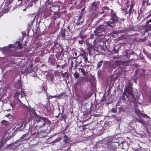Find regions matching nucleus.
<instances>
[{
  "instance_id": "nucleus-1",
  "label": "nucleus",
  "mask_w": 151,
  "mask_h": 151,
  "mask_svg": "<svg viewBox=\"0 0 151 151\" xmlns=\"http://www.w3.org/2000/svg\"><path fill=\"white\" fill-rule=\"evenodd\" d=\"M131 82L129 81L125 86L123 94L120 97V99L124 103L127 101L129 103H134L136 101V97L134 94L133 88Z\"/></svg>"
},
{
  "instance_id": "nucleus-2",
  "label": "nucleus",
  "mask_w": 151,
  "mask_h": 151,
  "mask_svg": "<svg viewBox=\"0 0 151 151\" xmlns=\"http://www.w3.org/2000/svg\"><path fill=\"white\" fill-rule=\"evenodd\" d=\"M113 21L106 22L104 21L103 23L101 24L97 27L94 32L97 36L101 37L103 38L104 37L105 34V29L107 27H114L116 25L114 24V22L116 21V18L113 19Z\"/></svg>"
},
{
  "instance_id": "nucleus-3",
  "label": "nucleus",
  "mask_w": 151,
  "mask_h": 151,
  "mask_svg": "<svg viewBox=\"0 0 151 151\" xmlns=\"http://www.w3.org/2000/svg\"><path fill=\"white\" fill-rule=\"evenodd\" d=\"M32 112L33 114H34L35 115L32 118L31 121V124H32L34 127L39 128L44 127L45 125L43 123V121L42 120L41 117L39 115H37L35 110H33Z\"/></svg>"
},
{
  "instance_id": "nucleus-4",
  "label": "nucleus",
  "mask_w": 151,
  "mask_h": 151,
  "mask_svg": "<svg viewBox=\"0 0 151 151\" xmlns=\"http://www.w3.org/2000/svg\"><path fill=\"white\" fill-rule=\"evenodd\" d=\"M60 3L56 2L53 3L49 0H47L45 2V8L48 11L54 13L57 12L59 11Z\"/></svg>"
},
{
  "instance_id": "nucleus-5",
  "label": "nucleus",
  "mask_w": 151,
  "mask_h": 151,
  "mask_svg": "<svg viewBox=\"0 0 151 151\" xmlns=\"http://www.w3.org/2000/svg\"><path fill=\"white\" fill-rule=\"evenodd\" d=\"M13 1V0H7L6 2L3 3V5H4V7L3 8L4 12L5 13L8 12L10 10H11L12 9H14V4L13 5L12 3Z\"/></svg>"
},
{
  "instance_id": "nucleus-6",
  "label": "nucleus",
  "mask_w": 151,
  "mask_h": 151,
  "mask_svg": "<svg viewBox=\"0 0 151 151\" xmlns=\"http://www.w3.org/2000/svg\"><path fill=\"white\" fill-rule=\"evenodd\" d=\"M111 111L112 113L119 114L125 111V109L123 106L119 104V102H118L116 104L115 107L111 109Z\"/></svg>"
},
{
  "instance_id": "nucleus-7",
  "label": "nucleus",
  "mask_w": 151,
  "mask_h": 151,
  "mask_svg": "<svg viewBox=\"0 0 151 151\" xmlns=\"http://www.w3.org/2000/svg\"><path fill=\"white\" fill-rule=\"evenodd\" d=\"M82 83L80 82L76 83L74 86V90L77 93H80L83 89V86Z\"/></svg>"
},
{
  "instance_id": "nucleus-8",
  "label": "nucleus",
  "mask_w": 151,
  "mask_h": 151,
  "mask_svg": "<svg viewBox=\"0 0 151 151\" xmlns=\"http://www.w3.org/2000/svg\"><path fill=\"white\" fill-rule=\"evenodd\" d=\"M133 30H134L133 27H129L122 29L118 30L117 31V32L119 34L122 33H128V32Z\"/></svg>"
},
{
  "instance_id": "nucleus-9",
  "label": "nucleus",
  "mask_w": 151,
  "mask_h": 151,
  "mask_svg": "<svg viewBox=\"0 0 151 151\" xmlns=\"http://www.w3.org/2000/svg\"><path fill=\"white\" fill-rule=\"evenodd\" d=\"M9 48H12L13 50L17 48H21L22 47V44H20L19 41L16 42L15 44H10L8 46Z\"/></svg>"
},
{
  "instance_id": "nucleus-10",
  "label": "nucleus",
  "mask_w": 151,
  "mask_h": 151,
  "mask_svg": "<svg viewBox=\"0 0 151 151\" xmlns=\"http://www.w3.org/2000/svg\"><path fill=\"white\" fill-rule=\"evenodd\" d=\"M113 11L111 9V14L109 15L110 16V18L109 20V21H108L107 22H111L113 21L114 19H114V18H116V21H115V22H114V25H115V23L117 22L118 20V19L117 17V16H116V14L115 13H113Z\"/></svg>"
},
{
  "instance_id": "nucleus-11",
  "label": "nucleus",
  "mask_w": 151,
  "mask_h": 151,
  "mask_svg": "<svg viewBox=\"0 0 151 151\" xmlns=\"http://www.w3.org/2000/svg\"><path fill=\"white\" fill-rule=\"evenodd\" d=\"M37 1L38 0H26L25 3L24 5H27L26 8H28L32 6L34 4L36 3Z\"/></svg>"
},
{
  "instance_id": "nucleus-12",
  "label": "nucleus",
  "mask_w": 151,
  "mask_h": 151,
  "mask_svg": "<svg viewBox=\"0 0 151 151\" xmlns=\"http://www.w3.org/2000/svg\"><path fill=\"white\" fill-rule=\"evenodd\" d=\"M100 4L99 1H93L91 4V8L94 9L96 11L99 9V6Z\"/></svg>"
},
{
  "instance_id": "nucleus-13",
  "label": "nucleus",
  "mask_w": 151,
  "mask_h": 151,
  "mask_svg": "<svg viewBox=\"0 0 151 151\" xmlns=\"http://www.w3.org/2000/svg\"><path fill=\"white\" fill-rule=\"evenodd\" d=\"M20 141L21 140L20 139H19L14 143H11L9 145L13 147L11 148L15 149L19 145L22 144L21 143H19V142H20Z\"/></svg>"
},
{
  "instance_id": "nucleus-14",
  "label": "nucleus",
  "mask_w": 151,
  "mask_h": 151,
  "mask_svg": "<svg viewBox=\"0 0 151 151\" xmlns=\"http://www.w3.org/2000/svg\"><path fill=\"white\" fill-rule=\"evenodd\" d=\"M141 5L144 8L146 9V7L149 5H151V1L150 0H142Z\"/></svg>"
},
{
  "instance_id": "nucleus-15",
  "label": "nucleus",
  "mask_w": 151,
  "mask_h": 151,
  "mask_svg": "<svg viewBox=\"0 0 151 151\" xmlns=\"http://www.w3.org/2000/svg\"><path fill=\"white\" fill-rule=\"evenodd\" d=\"M136 55V54L132 51L131 50H127L126 51L125 54L124 55V56L128 59L130 58V55Z\"/></svg>"
},
{
  "instance_id": "nucleus-16",
  "label": "nucleus",
  "mask_w": 151,
  "mask_h": 151,
  "mask_svg": "<svg viewBox=\"0 0 151 151\" xmlns=\"http://www.w3.org/2000/svg\"><path fill=\"white\" fill-rule=\"evenodd\" d=\"M13 134H13L12 135H9V136L7 137L5 139L4 141V140H3V141H1L0 142V147L2 146L4 144H6V142L7 141L9 140L11 138L13 137L14 136V135Z\"/></svg>"
},
{
  "instance_id": "nucleus-17",
  "label": "nucleus",
  "mask_w": 151,
  "mask_h": 151,
  "mask_svg": "<svg viewBox=\"0 0 151 151\" xmlns=\"http://www.w3.org/2000/svg\"><path fill=\"white\" fill-rule=\"evenodd\" d=\"M45 108L47 111L49 113H51L52 110V107L50 104L47 103L45 106Z\"/></svg>"
},
{
  "instance_id": "nucleus-18",
  "label": "nucleus",
  "mask_w": 151,
  "mask_h": 151,
  "mask_svg": "<svg viewBox=\"0 0 151 151\" xmlns=\"http://www.w3.org/2000/svg\"><path fill=\"white\" fill-rule=\"evenodd\" d=\"M41 118L45 126L48 124H49L51 123V122L47 118L43 117H41Z\"/></svg>"
},
{
  "instance_id": "nucleus-19",
  "label": "nucleus",
  "mask_w": 151,
  "mask_h": 151,
  "mask_svg": "<svg viewBox=\"0 0 151 151\" xmlns=\"http://www.w3.org/2000/svg\"><path fill=\"white\" fill-rule=\"evenodd\" d=\"M120 46L119 45H117L114 46L113 49L114 53H117L118 52L120 48Z\"/></svg>"
},
{
  "instance_id": "nucleus-20",
  "label": "nucleus",
  "mask_w": 151,
  "mask_h": 151,
  "mask_svg": "<svg viewBox=\"0 0 151 151\" xmlns=\"http://www.w3.org/2000/svg\"><path fill=\"white\" fill-rule=\"evenodd\" d=\"M134 60V59H129L128 61H127V62L124 61H121L120 63L119 64L120 65H127L128 64V63L130 61H133Z\"/></svg>"
},
{
  "instance_id": "nucleus-21",
  "label": "nucleus",
  "mask_w": 151,
  "mask_h": 151,
  "mask_svg": "<svg viewBox=\"0 0 151 151\" xmlns=\"http://www.w3.org/2000/svg\"><path fill=\"white\" fill-rule=\"evenodd\" d=\"M61 76L64 79L65 81H66L67 79L69 78V75L68 74V72H65L64 73H61Z\"/></svg>"
},
{
  "instance_id": "nucleus-22",
  "label": "nucleus",
  "mask_w": 151,
  "mask_h": 151,
  "mask_svg": "<svg viewBox=\"0 0 151 151\" xmlns=\"http://www.w3.org/2000/svg\"><path fill=\"white\" fill-rule=\"evenodd\" d=\"M136 122H138L141 123L142 125H144L145 124V122L143 119L140 118H136L135 119Z\"/></svg>"
},
{
  "instance_id": "nucleus-23",
  "label": "nucleus",
  "mask_w": 151,
  "mask_h": 151,
  "mask_svg": "<svg viewBox=\"0 0 151 151\" xmlns=\"http://www.w3.org/2000/svg\"><path fill=\"white\" fill-rule=\"evenodd\" d=\"M134 111L136 115L139 117L142 116V113L139 110L137 109H136L134 110Z\"/></svg>"
},
{
  "instance_id": "nucleus-24",
  "label": "nucleus",
  "mask_w": 151,
  "mask_h": 151,
  "mask_svg": "<svg viewBox=\"0 0 151 151\" xmlns=\"http://www.w3.org/2000/svg\"><path fill=\"white\" fill-rule=\"evenodd\" d=\"M108 61H104L102 64V69L103 70L107 69L108 66Z\"/></svg>"
},
{
  "instance_id": "nucleus-25",
  "label": "nucleus",
  "mask_w": 151,
  "mask_h": 151,
  "mask_svg": "<svg viewBox=\"0 0 151 151\" xmlns=\"http://www.w3.org/2000/svg\"><path fill=\"white\" fill-rule=\"evenodd\" d=\"M91 95V94L89 92H88L87 93L84 94L83 97L85 100H86L90 98Z\"/></svg>"
},
{
  "instance_id": "nucleus-26",
  "label": "nucleus",
  "mask_w": 151,
  "mask_h": 151,
  "mask_svg": "<svg viewBox=\"0 0 151 151\" xmlns=\"http://www.w3.org/2000/svg\"><path fill=\"white\" fill-rule=\"evenodd\" d=\"M65 31V30L62 29L60 33L61 35L62 38L63 40H65L66 39Z\"/></svg>"
},
{
  "instance_id": "nucleus-27",
  "label": "nucleus",
  "mask_w": 151,
  "mask_h": 151,
  "mask_svg": "<svg viewBox=\"0 0 151 151\" xmlns=\"http://www.w3.org/2000/svg\"><path fill=\"white\" fill-rule=\"evenodd\" d=\"M15 96L17 98H19V96H20L21 98H22L23 97V95L21 92H17L15 93Z\"/></svg>"
},
{
  "instance_id": "nucleus-28",
  "label": "nucleus",
  "mask_w": 151,
  "mask_h": 151,
  "mask_svg": "<svg viewBox=\"0 0 151 151\" xmlns=\"http://www.w3.org/2000/svg\"><path fill=\"white\" fill-rule=\"evenodd\" d=\"M103 60H101L100 61H99L97 63V66H96V69H98L99 68H100L102 65V64L103 63Z\"/></svg>"
},
{
  "instance_id": "nucleus-29",
  "label": "nucleus",
  "mask_w": 151,
  "mask_h": 151,
  "mask_svg": "<svg viewBox=\"0 0 151 151\" xmlns=\"http://www.w3.org/2000/svg\"><path fill=\"white\" fill-rule=\"evenodd\" d=\"M88 55V53H87L85 51H83V53H79V55L78 56V57L79 56H81V57H82L83 58H84L85 56H87Z\"/></svg>"
},
{
  "instance_id": "nucleus-30",
  "label": "nucleus",
  "mask_w": 151,
  "mask_h": 151,
  "mask_svg": "<svg viewBox=\"0 0 151 151\" xmlns=\"http://www.w3.org/2000/svg\"><path fill=\"white\" fill-rule=\"evenodd\" d=\"M48 60L50 62L51 64H53L55 62V58H54L50 56Z\"/></svg>"
},
{
  "instance_id": "nucleus-31",
  "label": "nucleus",
  "mask_w": 151,
  "mask_h": 151,
  "mask_svg": "<svg viewBox=\"0 0 151 151\" xmlns=\"http://www.w3.org/2000/svg\"><path fill=\"white\" fill-rule=\"evenodd\" d=\"M79 69V70L83 74V75L85 76L86 75V73L85 71V70L83 68H78Z\"/></svg>"
},
{
  "instance_id": "nucleus-32",
  "label": "nucleus",
  "mask_w": 151,
  "mask_h": 151,
  "mask_svg": "<svg viewBox=\"0 0 151 151\" xmlns=\"http://www.w3.org/2000/svg\"><path fill=\"white\" fill-rule=\"evenodd\" d=\"M73 75L74 77L77 79H78L79 77V74L78 72H75L73 74Z\"/></svg>"
},
{
  "instance_id": "nucleus-33",
  "label": "nucleus",
  "mask_w": 151,
  "mask_h": 151,
  "mask_svg": "<svg viewBox=\"0 0 151 151\" xmlns=\"http://www.w3.org/2000/svg\"><path fill=\"white\" fill-rule=\"evenodd\" d=\"M143 52L147 56L149 59L151 58V55L148 52H146L145 50H143Z\"/></svg>"
},
{
  "instance_id": "nucleus-34",
  "label": "nucleus",
  "mask_w": 151,
  "mask_h": 151,
  "mask_svg": "<svg viewBox=\"0 0 151 151\" xmlns=\"http://www.w3.org/2000/svg\"><path fill=\"white\" fill-rule=\"evenodd\" d=\"M142 13V11L141 9H140L138 11V15L137 17V21H139L140 19V15Z\"/></svg>"
},
{
  "instance_id": "nucleus-35",
  "label": "nucleus",
  "mask_w": 151,
  "mask_h": 151,
  "mask_svg": "<svg viewBox=\"0 0 151 151\" xmlns=\"http://www.w3.org/2000/svg\"><path fill=\"white\" fill-rule=\"evenodd\" d=\"M41 22V19L39 17H37L36 18V23H37L38 25V27L39 25V24Z\"/></svg>"
},
{
  "instance_id": "nucleus-36",
  "label": "nucleus",
  "mask_w": 151,
  "mask_h": 151,
  "mask_svg": "<svg viewBox=\"0 0 151 151\" xmlns=\"http://www.w3.org/2000/svg\"><path fill=\"white\" fill-rule=\"evenodd\" d=\"M64 137L65 138V139L64 140V141L66 142H68V141H69V139L68 138V137L65 134L64 135Z\"/></svg>"
},
{
  "instance_id": "nucleus-37",
  "label": "nucleus",
  "mask_w": 151,
  "mask_h": 151,
  "mask_svg": "<svg viewBox=\"0 0 151 151\" xmlns=\"http://www.w3.org/2000/svg\"><path fill=\"white\" fill-rule=\"evenodd\" d=\"M134 11V9H133L130 8L129 11L128 12V13H129V15L130 16L133 13Z\"/></svg>"
},
{
  "instance_id": "nucleus-38",
  "label": "nucleus",
  "mask_w": 151,
  "mask_h": 151,
  "mask_svg": "<svg viewBox=\"0 0 151 151\" xmlns=\"http://www.w3.org/2000/svg\"><path fill=\"white\" fill-rule=\"evenodd\" d=\"M102 21V19L101 18H100L99 20H97L95 23V25H97L100 22Z\"/></svg>"
},
{
  "instance_id": "nucleus-39",
  "label": "nucleus",
  "mask_w": 151,
  "mask_h": 151,
  "mask_svg": "<svg viewBox=\"0 0 151 151\" xmlns=\"http://www.w3.org/2000/svg\"><path fill=\"white\" fill-rule=\"evenodd\" d=\"M122 10L124 13V14L125 15H126L128 13L127 9H122Z\"/></svg>"
},
{
  "instance_id": "nucleus-40",
  "label": "nucleus",
  "mask_w": 151,
  "mask_h": 151,
  "mask_svg": "<svg viewBox=\"0 0 151 151\" xmlns=\"http://www.w3.org/2000/svg\"><path fill=\"white\" fill-rule=\"evenodd\" d=\"M117 148L115 147H111L109 149L110 151H117Z\"/></svg>"
},
{
  "instance_id": "nucleus-41",
  "label": "nucleus",
  "mask_w": 151,
  "mask_h": 151,
  "mask_svg": "<svg viewBox=\"0 0 151 151\" xmlns=\"http://www.w3.org/2000/svg\"><path fill=\"white\" fill-rule=\"evenodd\" d=\"M146 29L149 30H151V24L147 25L146 27Z\"/></svg>"
},
{
  "instance_id": "nucleus-42",
  "label": "nucleus",
  "mask_w": 151,
  "mask_h": 151,
  "mask_svg": "<svg viewBox=\"0 0 151 151\" xmlns=\"http://www.w3.org/2000/svg\"><path fill=\"white\" fill-rule=\"evenodd\" d=\"M115 119L116 120V121H117V122H120L121 120V118L120 117H118L117 116H116L115 117Z\"/></svg>"
},
{
  "instance_id": "nucleus-43",
  "label": "nucleus",
  "mask_w": 151,
  "mask_h": 151,
  "mask_svg": "<svg viewBox=\"0 0 151 151\" xmlns=\"http://www.w3.org/2000/svg\"><path fill=\"white\" fill-rule=\"evenodd\" d=\"M137 133V134L138 135V136H137V137H143L144 136V135L143 134H140L138 133Z\"/></svg>"
},
{
  "instance_id": "nucleus-44",
  "label": "nucleus",
  "mask_w": 151,
  "mask_h": 151,
  "mask_svg": "<svg viewBox=\"0 0 151 151\" xmlns=\"http://www.w3.org/2000/svg\"><path fill=\"white\" fill-rule=\"evenodd\" d=\"M63 93H61L57 96H54L53 97L59 98L63 96Z\"/></svg>"
},
{
  "instance_id": "nucleus-45",
  "label": "nucleus",
  "mask_w": 151,
  "mask_h": 151,
  "mask_svg": "<svg viewBox=\"0 0 151 151\" xmlns=\"http://www.w3.org/2000/svg\"><path fill=\"white\" fill-rule=\"evenodd\" d=\"M2 124H4L5 125H6L7 124V122L5 120H2L1 122Z\"/></svg>"
},
{
  "instance_id": "nucleus-46",
  "label": "nucleus",
  "mask_w": 151,
  "mask_h": 151,
  "mask_svg": "<svg viewBox=\"0 0 151 151\" xmlns=\"http://www.w3.org/2000/svg\"><path fill=\"white\" fill-rule=\"evenodd\" d=\"M142 116H143V117H146L147 118H150V117L148 116L146 114H142Z\"/></svg>"
},
{
  "instance_id": "nucleus-47",
  "label": "nucleus",
  "mask_w": 151,
  "mask_h": 151,
  "mask_svg": "<svg viewBox=\"0 0 151 151\" xmlns=\"http://www.w3.org/2000/svg\"><path fill=\"white\" fill-rule=\"evenodd\" d=\"M83 14L82 13H81L80 15L79 16L78 20L80 21L82 18L83 17Z\"/></svg>"
},
{
  "instance_id": "nucleus-48",
  "label": "nucleus",
  "mask_w": 151,
  "mask_h": 151,
  "mask_svg": "<svg viewBox=\"0 0 151 151\" xmlns=\"http://www.w3.org/2000/svg\"><path fill=\"white\" fill-rule=\"evenodd\" d=\"M16 85L18 86L19 87H20L22 86V84L20 81H18L17 84H16Z\"/></svg>"
},
{
  "instance_id": "nucleus-49",
  "label": "nucleus",
  "mask_w": 151,
  "mask_h": 151,
  "mask_svg": "<svg viewBox=\"0 0 151 151\" xmlns=\"http://www.w3.org/2000/svg\"><path fill=\"white\" fill-rule=\"evenodd\" d=\"M109 9V7L107 6H104L102 8V10H108Z\"/></svg>"
},
{
  "instance_id": "nucleus-50",
  "label": "nucleus",
  "mask_w": 151,
  "mask_h": 151,
  "mask_svg": "<svg viewBox=\"0 0 151 151\" xmlns=\"http://www.w3.org/2000/svg\"><path fill=\"white\" fill-rule=\"evenodd\" d=\"M41 91L42 92H45V89L44 86L41 87Z\"/></svg>"
},
{
  "instance_id": "nucleus-51",
  "label": "nucleus",
  "mask_w": 151,
  "mask_h": 151,
  "mask_svg": "<svg viewBox=\"0 0 151 151\" xmlns=\"http://www.w3.org/2000/svg\"><path fill=\"white\" fill-rule=\"evenodd\" d=\"M150 22H151V19H149V20H148L146 22V24H145V25H148V24Z\"/></svg>"
},
{
  "instance_id": "nucleus-52",
  "label": "nucleus",
  "mask_w": 151,
  "mask_h": 151,
  "mask_svg": "<svg viewBox=\"0 0 151 151\" xmlns=\"http://www.w3.org/2000/svg\"><path fill=\"white\" fill-rule=\"evenodd\" d=\"M138 72H139L138 70H135V73H134V76H137V73H138Z\"/></svg>"
},
{
  "instance_id": "nucleus-53",
  "label": "nucleus",
  "mask_w": 151,
  "mask_h": 151,
  "mask_svg": "<svg viewBox=\"0 0 151 151\" xmlns=\"http://www.w3.org/2000/svg\"><path fill=\"white\" fill-rule=\"evenodd\" d=\"M87 56H85L84 58H83V59H84V61L85 63H86L87 61L88 60V58H87Z\"/></svg>"
},
{
  "instance_id": "nucleus-54",
  "label": "nucleus",
  "mask_w": 151,
  "mask_h": 151,
  "mask_svg": "<svg viewBox=\"0 0 151 151\" xmlns=\"http://www.w3.org/2000/svg\"><path fill=\"white\" fill-rule=\"evenodd\" d=\"M10 105L11 106H12V109L13 110V109L14 108V106L13 105V104H12V103H10Z\"/></svg>"
},
{
  "instance_id": "nucleus-55",
  "label": "nucleus",
  "mask_w": 151,
  "mask_h": 151,
  "mask_svg": "<svg viewBox=\"0 0 151 151\" xmlns=\"http://www.w3.org/2000/svg\"><path fill=\"white\" fill-rule=\"evenodd\" d=\"M134 5V4L132 3L130 5V8H131L132 9H133Z\"/></svg>"
},
{
  "instance_id": "nucleus-56",
  "label": "nucleus",
  "mask_w": 151,
  "mask_h": 151,
  "mask_svg": "<svg viewBox=\"0 0 151 151\" xmlns=\"http://www.w3.org/2000/svg\"><path fill=\"white\" fill-rule=\"evenodd\" d=\"M147 45L148 46L151 47V42L149 41H148Z\"/></svg>"
},
{
  "instance_id": "nucleus-57",
  "label": "nucleus",
  "mask_w": 151,
  "mask_h": 151,
  "mask_svg": "<svg viewBox=\"0 0 151 151\" xmlns=\"http://www.w3.org/2000/svg\"><path fill=\"white\" fill-rule=\"evenodd\" d=\"M76 65H75V68H74L75 69H76L77 68V61H76Z\"/></svg>"
},
{
  "instance_id": "nucleus-58",
  "label": "nucleus",
  "mask_w": 151,
  "mask_h": 151,
  "mask_svg": "<svg viewBox=\"0 0 151 151\" xmlns=\"http://www.w3.org/2000/svg\"><path fill=\"white\" fill-rule=\"evenodd\" d=\"M105 11L104 10H102L101 12H100V14H103L104 13H105Z\"/></svg>"
},
{
  "instance_id": "nucleus-59",
  "label": "nucleus",
  "mask_w": 151,
  "mask_h": 151,
  "mask_svg": "<svg viewBox=\"0 0 151 151\" xmlns=\"http://www.w3.org/2000/svg\"><path fill=\"white\" fill-rule=\"evenodd\" d=\"M129 1H127L126 2V3H125V4H126V6H127V7H129V5H128V4H128V3Z\"/></svg>"
},
{
  "instance_id": "nucleus-60",
  "label": "nucleus",
  "mask_w": 151,
  "mask_h": 151,
  "mask_svg": "<svg viewBox=\"0 0 151 151\" xmlns=\"http://www.w3.org/2000/svg\"><path fill=\"white\" fill-rule=\"evenodd\" d=\"M94 35L93 34L92 35L91 34L90 35V38L91 39L92 38H93V36H94Z\"/></svg>"
},
{
  "instance_id": "nucleus-61",
  "label": "nucleus",
  "mask_w": 151,
  "mask_h": 151,
  "mask_svg": "<svg viewBox=\"0 0 151 151\" xmlns=\"http://www.w3.org/2000/svg\"><path fill=\"white\" fill-rule=\"evenodd\" d=\"M132 35V36H137L138 35V34L137 33H135V34H133Z\"/></svg>"
},
{
  "instance_id": "nucleus-62",
  "label": "nucleus",
  "mask_w": 151,
  "mask_h": 151,
  "mask_svg": "<svg viewBox=\"0 0 151 151\" xmlns=\"http://www.w3.org/2000/svg\"><path fill=\"white\" fill-rule=\"evenodd\" d=\"M85 8H83L82 9L81 11V13H82L85 10Z\"/></svg>"
},
{
  "instance_id": "nucleus-63",
  "label": "nucleus",
  "mask_w": 151,
  "mask_h": 151,
  "mask_svg": "<svg viewBox=\"0 0 151 151\" xmlns=\"http://www.w3.org/2000/svg\"><path fill=\"white\" fill-rule=\"evenodd\" d=\"M78 42H79V43L81 44H82L83 42L82 40H81V41H79Z\"/></svg>"
},
{
  "instance_id": "nucleus-64",
  "label": "nucleus",
  "mask_w": 151,
  "mask_h": 151,
  "mask_svg": "<svg viewBox=\"0 0 151 151\" xmlns=\"http://www.w3.org/2000/svg\"><path fill=\"white\" fill-rule=\"evenodd\" d=\"M140 59H142V60L143 59H144V58L143 57L141 56L140 57Z\"/></svg>"
}]
</instances>
